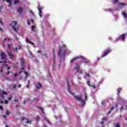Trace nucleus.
I'll return each instance as SVG.
<instances>
[{"label": "nucleus", "mask_w": 127, "mask_h": 127, "mask_svg": "<svg viewBox=\"0 0 127 127\" xmlns=\"http://www.w3.org/2000/svg\"><path fill=\"white\" fill-rule=\"evenodd\" d=\"M102 105H106V103L105 102V101H102L101 102Z\"/></svg>", "instance_id": "obj_36"}, {"label": "nucleus", "mask_w": 127, "mask_h": 127, "mask_svg": "<svg viewBox=\"0 0 127 127\" xmlns=\"http://www.w3.org/2000/svg\"><path fill=\"white\" fill-rule=\"evenodd\" d=\"M11 26H12V29L15 32H17V30H18V26L17 25V22L16 21L12 22L11 24Z\"/></svg>", "instance_id": "obj_3"}, {"label": "nucleus", "mask_w": 127, "mask_h": 127, "mask_svg": "<svg viewBox=\"0 0 127 127\" xmlns=\"http://www.w3.org/2000/svg\"><path fill=\"white\" fill-rule=\"evenodd\" d=\"M109 114H111V111H109L108 113V114L109 115Z\"/></svg>", "instance_id": "obj_52"}, {"label": "nucleus", "mask_w": 127, "mask_h": 127, "mask_svg": "<svg viewBox=\"0 0 127 127\" xmlns=\"http://www.w3.org/2000/svg\"><path fill=\"white\" fill-rule=\"evenodd\" d=\"M26 42H28V43H30V44H32L33 45H34V43L30 42V40L28 38L26 39Z\"/></svg>", "instance_id": "obj_19"}, {"label": "nucleus", "mask_w": 127, "mask_h": 127, "mask_svg": "<svg viewBox=\"0 0 127 127\" xmlns=\"http://www.w3.org/2000/svg\"><path fill=\"white\" fill-rule=\"evenodd\" d=\"M8 48L9 49V51H8L7 53L10 59H14L15 58L14 55H13L12 53H11V52L10 51V45H8Z\"/></svg>", "instance_id": "obj_6"}, {"label": "nucleus", "mask_w": 127, "mask_h": 127, "mask_svg": "<svg viewBox=\"0 0 127 127\" xmlns=\"http://www.w3.org/2000/svg\"><path fill=\"white\" fill-rule=\"evenodd\" d=\"M23 121H24L26 124H29V125H31V121H29V120L25 118H23Z\"/></svg>", "instance_id": "obj_12"}, {"label": "nucleus", "mask_w": 127, "mask_h": 127, "mask_svg": "<svg viewBox=\"0 0 127 127\" xmlns=\"http://www.w3.org/2000/svg\"><path fill=\"white\" fill-rule=\"evenodd\" d=\"M36 87L37 89H40L42 87V85H41V84L38 83L36 84Z\"/></svg>", "instance_id": "obj_16"}, {"label": "nucleus", "mask_w": 127, "mask_h": 127, "mask_svg": "<svg viewBox=\"0 0 127 127\" xmlns=\"http://www.w3.org/2000/svg\"><path fill=\"white\" fill-rule=\"evenodd\" d=\"M40 51H39V50L38 51V53H40Z\"/></svg>", "instance_id": "obj_60"}, {"label": "nucleus", "mask_w": 127, "mask_h": 127, "mask_svg": "<svg viewBox=\"0 0 127 127\" xmlns=\"http://www.w3.org/2000/svg\"><path fill=\"white\" fill-rule=\"evenodd\" d=\"M24 73L26 75V78H27V77H28V76H29V74L25 71H24Z\"/></svg>", "instance_id": "obj_26"}, {"label": "nucleus", "mask_w": 127, "mask_h": 127, "mask_svg": "<svg viewBox=\"0 0 127 127\" xmlns=\"http://www.w3.org/2000/svg\"><path fill=\"white\" fill-rule=\"evenodd\" d=\"M66 52H67V48H66V45H63L60 48L58 56L61 58H62V57H65Z\"/></svg>", "instance_id": "obj_1"}, {"label": "nucleus", "mask_w": 127, "mask_h": 127, "mask_svg": "<svg viewBox=\"0 0 127 127\" xmlns=\"http://www.w3.org/2000/svg\"><path fill=\"white\" fill-rule=\"evenodd\" d=\"M112 50L111 49H108L106 51H105L103 54V55H102L101 57H105L106 55H108L110 53V52H111Z\"/></svg>", "instance_id": "obj_10"}, {"label": "nucleus", "mask_w": 127, "mask_h": 127, "mask_svg": "<svg viewBox=\"0 0 127 127\" xmlns=\"http://www.w3.org/2000/svg\"><path fill=\"white\" fill-rule=\"evenodd\" d=\"M6 94H7V93L5 91H1L0 92V96L2 98V99H4V95H6Z\"/></svg>", "instance_id": "obj_11"}, {"label": "nucleus", "mask_w": 127, "mask_h": 127, "mask_svg": "<svg viewBox=\"0 0 127 127\" xmlns=\"http://www.w3.org/2000/svg\"><path fill=\"white\" fill-rule=\"evenodd\" d=\"M112 110H114V107H112L111 109V110L112 111Z\"/></svg>", "instance_id": "obj_56"}, {"label": "nucleus", "mask_w": 127, "mask_h": 127, "mask_svg": "<svg viewBox=\"0 0 127 127\" xmlns=\"http://www.w3.org/2000/svg\"><path fill=\"white\" fill-rule=\"evenodd\" d=\"M126 35L125 34H123L122 36H120V37L122 40H125V38H126Z\"/></svg>", "instance_id": "obj_22"}, {"label": "nucleus", "mask_w": 127, "mask_h": 127, "mask_svg": "<svg viewBox=\"0 0 127 127\" xmlns=\"http://www.w3.org/2000/svg\"><path fill=\"white\" fill-rule=\"evenodd\" d=\"M9 69H10V66H7V70H9Z\"/></svg>", "instance_id": "obj_48"}, {"label": "nucleus", "mask_w": 127, "mask_h": 127, "mask_svg": "<svg viewBox=\"0 0 127 127\" xmlns=\"http://www.w3.org/2000/svg\"><path fill=\"white\" fill-rule=\"evenodd\" d=\"M3 79H5V80H8V78H7V77H5L4 76H3Z\"/></svg>", "instance_id": "obj_38"}, {"label": "nucleus", "mask_w": 127, "mask_h": 127, "mask_svg": "<svg viewBox=\"0 0 127 127\" xmlns=\"http://www.w3.org/2000/svg\"><path fill=\"white\" fill-rule=\"evenodd\" d=\"M16 76H17V73H15V74H14V77H16Z\"/></svg>", "instance_id": "obj_51"}, {"label": "nucleus", "mask_w": 127, "mask_h": 127, "mask_svg": "<svg viewBox=\"0 0 127 127\" xmlns=\"http://www.w3.org/2000/svg\"><path fill=\"white\" fill-rule=\"evenodd\" d=\"M88 84H89V83H90V81H87Z\"/></svg>", "instance_id": "obj_63"}, {"label": "nucleus", "mask_w": 127, "mask_h": 127, "mask_svg": "<svg viewBox=\"0 0 127 127\" xmlns=\"http://www.w3.org/2000/svg\"><path fill=\"white\" fill-rule=\"evenodd\" d=\"M19 49H21V47L20 46L18 47Z\"/></svg>", "instance_id": "obj_54"}, {"label": "nucleus", "mask_w": 127, "mask_h": 127, "mask_svg": "<svg viewBox=\"0 0 127 127\" xmlns=\"http://www.w3.org/2000/svg\"><path fill=\"white\" fill-rule=\"evenodd\" d=\"M86 76H87V77H90V74H89V73H87Z\"/></svg>", "instance_id": "obj_43"}, {"label": "nucleus", "mask_w": 127, "mask_h": 127, "mask_svg": "<svg viewBox=\"0 0 127 127\" xmlns=\"http://www.w3.org/2000/svg\"><path fill=\"white\" fill-rule=\"evenodd\" d=\"M29 54L30 55L29 57H34V55L30 51L29 52Z\"/></svg>", "instance_id": "obj_25"}, {"label": "nucleus", "mask_w": 127, "mask_h": 127, "mask_svg": "<svg viewBox=\"0 0 127 127\" xmlns=\"http://www.w3.org/2000/svg\"><path fill=\"white\" fill-rule=\"evenodd\" d=\"M38 120H39V117H37Z\"/></svg>", "instance_id": "obj_62"}, {"label": "nucleus", "mask_w": 127, "mask_h": 127, "mask_svg": "<svg viewBox=\"0 0 127 127\" xmlns=\"http://www.w3.org/2000/svg\"><path fill=\"white\" fill-rule=\"evenodd\" d=\"M66 82H67V86H68V91L69 93V94H70V95H72V96L74 95V94L72 92H71V91H70V90L69 89V88L70 87V85H69V81H68V80H66Z\"/></svg>", "instance_id": "obj_14"}, {"label": "nucleus", "mask_w": 127, "mask_h": 127, "mask_svg": "<svg viewBox=\"0 0 127 127\" xmlns=\"http://www.w3.org/2000/svg\"><path fill=\"white\" fill-rule=\"evenodd\" d=\"M15 51H16V52H17V50H18V48H15Z\"/></svg>", "instance_id": "obj_50"}, {"label": "nucleus", "mask_w": 127, "mask_h": 127, "mask_svg": "<svg viewBox=\"0 0 127 127\" xmlns=\"http://www.w3.org/2000/svg\"><path fill=\"white\" fill-rule=\"evenodd\" d=\"M22 72V71H20L19 74H21Z\"/></svg>", "instance_id": "obj_58"}, {"label": "nucleus", "mask_w": 127, "mask_h": 127, "mask_svg": "<svg viewBox=\"0 0 127 127\" xmlns=\"http://www.w3.org/2000/svg\"><path fill=\"white\" fill-rule=\"evenodd\" d=\"M91 87H92L93 89H95V88H96V86L95 85H91Z\"/></svg>", "instance_id": "obj_44"}, {"label": "nucleus", "mask_w": 127, "mask_h": 127, "mask_svg": "<svg viewBox=\"0 0 127 127\" xmlns=\"http://www.w3.org/2000/svg\"><path fill=\"white\" fill-rule=\"evenodd\" d=\"M112 2L113 3H118V4L120 5V6H121V5H126V3L119 2V0H113Z\"/></svg>", "instance_id": "obj_9"}, {"label": "nucleus", "mask_w": 127, "mask_h": 127, "mask_svg": "<svg viewBox=\"0 0 127 127\" xmlns=\"http://www.w3.org/2000/svg\"><path fill=\"white\" fill-rule=\"evenodd\" d=\"M76 72H78L79 74H82L83 73V70H77Z\"/></svg>", "instance_id": "obj_28"}, {"label": "nucleus", "mask_w": 127, "mask_h": 127, "mask_svg": "<svg viewBox=\"0 0 127 127\" xmlns=\"http://www.w3.org/2000/svg\"><path fill=\"white\" fill-rule=\"evenodd\" d=\"M122 14L125 18H127V12H123Z\"/></svg>", "instance_id": "obj_20"}, {"label": "nucleus", "mask_w": 127, "mask_h": 127, "mask_svg": "<svg viewBox=\"0 0 127 127\" xmlns=\"http://www.w3.org/2000/svg\"><path fill=\"white\" fill-rule=\"evenodd\" d=\"M6 55L4 53H1L0 55V57L1 59L3 60V61L0 62V63H2V62L4 63L3 65L4 66H6V58H5Z\"/></svg>", "instance_id": "obj_4"}, {"label": "nucleus", "mask_w": 127, "mask_h": 127, "mask_svg": "<svg viewBox=\"0 0 127 127\" xmlns=\"http://www.w3.org/2000/svg\"><path fill=\"white\" fill-rule=\"evenodd\" d=\"M80 69V66L78 64H76L75 67V69L76 70V71Z\"/></svg>", "instance_id": "obj_21"}, {"label": "nucleus", "mask_w": 127, "mask_h": 127, "mask_svg": "<svg viewBox=\"0 0 127 127\" xmlns=\"http://www.w3.org/2000/svg\"><path fill=\"white\" fill-rule=\"evenodd\" d=\"M30 22H32V23H33V22H34V21L33 20V19H30L29 21Z\"/></svg>", "instance_id": "obj_34"}, {"label": "nucleus", "mask_w": 127, "mask_h": 127, "mask_svg": "<svg viewBox=\"0 0 127 127\" xmlns=\"http://www.w3.org/2000/svg\"><path fill=\"white\" fill-rule=\"evenodd\" d=\"M28 84L26 85V88H29V83H30L29 80H28Z\"/></svg>", "instance_id": "obj_32"}, {"label": "nucleus", "mask_w": 127, "mask_h": 127, "mask_svg": "<svg viewBox=\"0 0 127 127\" xmlns=\"http://www.w3.org/2000/svg\"><path fill=\"white\" fill-rule=\"evenodd\" d=\"M0 31H1V29L0 28Z\"/></svg>", "instance_id": "obj_64"}, {"label": "nucleus", "mask_w": 127, "mask_h": 127, "mask_svg": "<svg viewBox=\"0 0 127 127\" xmlns=\"http://www.w3.org/2000/svg\"><path fill=\"white\" fill-rule=\"evenodd\" d=\"M6 116H9V112L7 111H6Z\"/></svg>", "instance_id": "obj_35"}, {"label": "nucleus", "mask_w": 127, "mask_h": 127, "mask_svg": "<svg viewBox=\"0 0 127 127\" xmlns=\"http://www.w3.org/2000/svg\"><path fill=\"white\" fill-rule=\"evenodd\" d=\"M14 102H16L17 103H18V100L17 99H15L14 100Z\"/></svg>", "instance_id": "obj_41"}, {"label": "nucleus", "mask_w": 127, "mask_h": 127, "mask_svg": "<svg viewBox=\"0 0 127 127\" xmlns=\"http://www.w3.org/2000/svg\"><path fill=\"white\" fill-rule=\"evenodd\" d=\"M18 88H21V84H19L18 86Z\"/></svg>", "instance_id": "obj_46"}, {"label": "nucleus", "mask_w": 127, "mask_h": 127, "mask_svg": "<svg viewBox=\"0 0 127 127\" xmlns=\"http://www.w3.org/2000/svg\"><path fill=\"white\" fill-rule=\"evenodd\" d=\"M71 83L72 84H74V82H73V81H71Z\"/></svg>", "instance_id": "obj_59"}, {"label": "nucleus", "mask_w": 127, "mask_h": 127, "mask_svg": "<svg viewBox=\"0 0 127 127\" xmlns=\"http://www.w3.org/2000/svg\"><path fill=\"white\" fill-rule=\"evenodd\" d=\"M16 85H14L12 87V90H16Z\"/></svg>", "instance_id": "obj_30"}, {"label": "nucleus", "mask_w": 127, "mask_h": 127, "mask_svg": "<svg viewBox=\"0 0 127 127\" xmlns=\"http://www.w3.org/2000/svg\"><path fill=\"white\" fill-rule=\"evenodd\" d=\"M0 104H5V105H7V104H8V101L7 100H4V102L3 101H2V100L0 99Z\"/></svg>", "instance_id": "obj_15"}, {"label": "nucleus", "mask_w": 127, "mask_h": 127, "mask_svg": "<svg viewBox=\"0 0 127 127\" xmlns=\"http://www.w3.org/2000/svg\"><path fill=\"white\" fill-rule=\"evenodd\" d=\"M0 110H1V111H2L3 110L2 106H1V105H0Z\"/></svg>", "instance_id": "obj_39"}, {"label": "nucleus", "mask_w": 127, "mask_h": 127, "mask_svg": "<svg viewBox=\"0 0 127 127\" xmlns=\"http://www.w3.org/2000/svg\"><path fill=\"white\" fill-rule=\"evenodd\" d=\"M0 72H2V68L0 69Z\"/></svg>", "instance_id": "obj_53"}, {"label": "nucleus", "mask_w": 127, "mask_h": 127, "mask_svg": "<svg viewBox=\"0 0 127 127\" xmlns=\"http://www.w3.org/2000/svg\"><path fill=\"white\" fill-rule=\"evenodd\" d=\"M38 10H39V15L41 18L42 17V9H43V7H40V6H39L38 7Z\"/></svg>", "instance_id": "obj_8"}, {"label": "nucleus", "mask_w": 127, "mask_h": 127, "mask_svg": "<svg viewBox=\"0 0 127 127\" xmlns=\"http://www.w3.org/2000/svg\"><path fill=\"white\" fill-rule=\"evenodd\" d=\"M21 11H22V8H21V7H20L18 9V12H21Z\"/></svg>", "instance_id": "obj_27"}, {"label": "nucleus", "mask_w": 127, "mask_h": 127, "mask_svg": "<svg viewBox=\"0 0 127 127\" xmlns=\"http://www.w3.org/2000/svg\"><path fill=\"white\" fill-rule=\"evenodd\" d=\"M35 100H36V102H38V99L34 98L33 101H35Z\"/></svg>", "instance_id": "obj_42"}, {"label": "nucleus", "mask_w": 127, "mask_h": 127, "mask_svg": "<svg viewBox=\"0 0 127 127\" xmlns=\"http://www.w3.org/2000/svg\"><path fill=\"white\" fill-rule=\"evenodd\" d=\"M55 59V56L54 55V60Z\"/></svg>", "instance_id": "obj_57"}, {"label": "nucleus", "mask_w": 127, "mask_h": 127, "mask_svg": "<svg viewBox=\"0 0 127 127\" xmlns=\"http://www.w3.org/2000/svg\"><path fill=\"white\" fill-rule=\"evenodd\" d=\"M126 109H127V108H125V107H122L121 108V110H126Z\"/></svg>", "instance_id": "obj_40"}, {"label": "nucleus", "mask_w": 127, "mask_h": 127, "mask_svg": "<svg viewBox=\"0 0 127 127\" xmlns=\"http://www.w3.org/2000/svg\"><path fill=\"white\" fill-rule=\"evenodd\" d=\"M9 74V71H8L7 72V74Z\"/></svg>", "instance_id": "obj_55"}, {"label": "nucleus", "mask_w": 127, "mask_h": 127, "mask_svg": "<svg viewBox=\"0 0 127 127\" xmlns=\"http://www.w3.org/2000/svg\"><path fill=\"white\" fill-rule=\"evenodd\" d=\"M40 110H41V112H42V113H43L44 111L42 108H40Z\"/></svg>", "instance_id": "obj_49"}, {"label": "nucleus", "mask_w": 127, "mask_h": 127, "mask_svg": "<svg viewBox=\"0 0 127 127\" xmlns=\"http://www.w3.org/2000/svg\"><path fill=\"white\" fill-rule=\"evenodd\" d=\"M12 98V96L10 95L9 97H8V100H9V101H10Z\"/></svg>", "instance_id": "obj_31"}, {"label": "nucleus", "mask_w": 127, "mask_h": 127, "mask_svg": "<svg viewBox=\"0 0 127 127\" xmlns=\"http://www.w3.org/2000/svg\"><path fill=\"white\" fill-rule=\"evenodd\" d=\"M115 127H120V124H115Z\"/></svg>", "instance_id": "obj_37"}, {"label": "nucleus", "mask_w": 127, "mask_h": 127, "mask_svg": "<svg viewBox=\"0 0 127 127\" xmlns=\"http://www.w3.org/2000/svg\"><path fill=\"white\" fill-rule=\"evenodd\" d=\"M5 0V1H6L8 4V6H11V0Z\"/></svg>", "instance_id": "obj_18"}, {"label": "nucleus", "mask_w": 127, "mask_h": 127, "mask_svg": "<svg viewBox=\"0 0 127 127\" xmlns=\"http://www.w3.org/2000/svg\"><path fill=\"white\" fill-rule=\"evenodd\" d=\"M3 118L4 119H6V116H5V115H3Z\"/></svg>", "instance_id": "obj_47"}, {"label": "nucleus", "mask_w": 127, "mask_h": 127, "mask_svg": "<svg viewBox=\"0 0 127 127\" xmlns=\"http://www.w3.org/2000/svg\"><path fill=\"white\" fill-rule=\"evenodd\" d=\"M20 62H21V65H23V64H24L25 63L24 59H23V58H20Z\"/></svg>", "instance_id": "obj_17"}, {"label": "nucleus", "mask_w": 127, "mask_h": 127, "mask_svg": "<svg viewBox=\"0 0 127 127\" xmlns=\"http://www.w3.org/2000/svg\"><path fill=\"white\" fill-rule=\"evenodd\" d=\"M121 91H122V88H119V89L118 90V94H120V92H121Z\"/></svg>", "instance_id": "obj_33"}, {"label": "nucleus", "mask_w": 127, "mask_h": 127, "mask_svg": "<svg viewBox=\"0 0 127 127\" xmlns=\"http://www.w3.org/2000/svg\"><path fill=\"white\" fill-rule=\"evenodd\" d=\"M8 48L9 49V51H8L7 53L10 59H14L15 58L14 55H13L12 53H11V52L10 51V45H8Z\"/></svg>", "instance_id": "obj_5"}, {"label": "nucleus", "mask_w": 127, "mask_h": 127, "mask_svg": "<svg viewBox=\"0 0 127 127\" xmlns=\"http://www.w3.org/2000/svg\"><path fill=\"white\" fill-rule=\"evenodd\" d=\"M75 98L77 100V101L81 102L83 105H85V104H86L85 101H87L88 99V96H87V93H84L82 94V97L81 96H75Z\"/></svg>", "instance_id": "obj_2"}, {"label": "nucleus", "mask_w": 127, "mask_h": 127, "mask_svg": "<svg viewBox=\"0 0 127 127\" xmlns=\"http://www.w3.org/2000/svg\"><path fill=\"white\" fill-rule=\"evenodd\" d=\"M17 3H19V0H14L13 4H17Z\"/></svg>", "instance_id": "obj_23"}, {"label": "nucleus", "mask_w": 127, "mask_h": 127, "mask_svg": "<svg viewBox=\"0 0 127 127\" xmlns=\"http://www.w3.org/2000/svg\"><path fill=\"white\" fill-rule=\"evenodd\" d=\"M28 25H30V23L29 21H27Z\"/></svg>", "instance_id": "obj_45"}, {"label": "nucleus", "mask_w": 127, "mask_h": 127, "mask_svg": "<svg viewBox=\"0 0 127 127\" xmlns=\"http://www.w3.org/2000/svg\"><path fill=\"white\" fill-rule=\"evenodd\" d=\"M31 29L33 31H35V29H36V26H31Z\"/></svg>", "instance_id": "obj_24"}, {"label": "nucleus", "mask_w": 127, "mask_h": 127, "mask_svg": "<svg viewBox=\"0 0 127 127\" xmlns=\"http://www.w3.org/2000/svg\"><path fill=\"white\" fill-rule=\"evenodd\" d=\"M9 41V39H4L3 42V46H4L5 44H7V43Z\"/></svg>", "instance_id": "obj_13"}, {"label": "nucleus", "mask_w": 127, "mask_h": 127, "mask_svg": "<svg viewBox=\"0 0 127 127\" xmlns=\"http://www.w3.org/2000/svg\"><path fill=\"white\" fill-rule=\"evenodd\" d=\"M21 70L22 71H23V68H21Z\"/></svg>", "instance_id": "obj_61"}, {"label": "nucleus", "mask_w": 127, "mask_h": 127, "mask_svg": "<svg viewBox=\"0 0 127 127\" xmlns=\"http://www.w3.org/2000/svg\"><path fill=\"white\" fill-rule=\"evenodd\" d=\"M77 59H81V60H85L86 58H84V57L83 56L76 57L72 59V60H71L70 61L71 63H73V62H74V61H76Z\"/></svg>", "instance_id": "obj_7"}, {"label": "nucleus", "mask_w": 127, "mask_h": 127, "mask_svg": "<svg viewBox=\"0 0 127 127\" xmlns=\"http://www.w3.org/2000/svg\"><path fill=\"white\" fill-rule=\"evenodd\" d=\"M45 121H46V123H47V124H50V122H49V119L46 118Z\"/></svg>", "instance_id": "obj_29"}]
</instances>
